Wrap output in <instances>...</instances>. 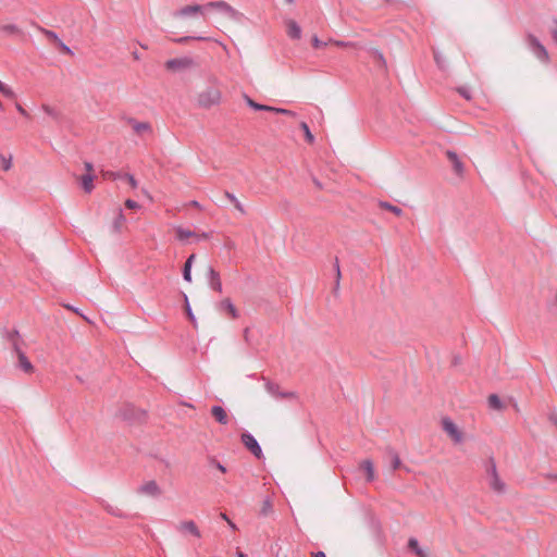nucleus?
<instances>
[{
	"mask_svg": "<svg viewBox=\"0 0 557 557\" xmlns=\"http://www.w3.org/2000/svg\"><path fill=\"white\" fill-rule=\"evenodd\" d=\"M143 193H144V195H146L147 197H149V198H150V195L148 194V191L143 190Z\"/></svg>",
	"mask_w": 557,
	"mask_h": 557,
	"instance_id": "63",
	"label": "nucleus"
},
{
	"mask_svg": "<svg viewBox=\"0 0 557 557\" xmlns=\"http://www.w3.org/2000/svg\"><path fill=\"white\" fill-rule=\"evenodd\" d=\"M234 208L242 214H245L246 213V210L244 208V206L242 205V202L239 200L235 201L233 203Z\"/></svg>",
	"mask_w": 557,
	"mask_h": 557,
	"instance_id": "45",
	"label": "nucleus"
},
{
	"mask_svg": "<svg viewBox=\"0 0 557 557\" xmlns=\"http://www.w3.org/2000/svg\"><path fill=\"white\" fill-rule=\"evenodd\" d=\"M220 309L225 311L232 319L238 318V311L228 298H225L220 302Z\"/></svg>",
	"mask_w": 557,
	"mask_h": 557,
	"instance_id": "18",
	"label": "nucleus"
},
{
	"mask_svg": "<svg viewBox=\"0 0 557 557\" xmlns=\"http://www.w3.org/2000/svg\"><path fill=\"white\" fill-rule=\"evenodd\" d=\"M134 129L137 132V133H143V132H147L150 129V126L148 123H137L135 126H134Z\"/></svg>",
	"mask_w": 557,
	"mask_h": 557,
	"instance_id": "35",
	"label": "nucleus"
},
{
	"mask_svg": "<svg viewBox=\"0 0 557 557\" xmlns=\"http://www.w3.org/2000/svg\"><path fill=\"white\" fill-rule=\"evenodd\" d=\"M85 169H86L87 173L82 175V176H79L78 177V182L81 183V186L84 189V191L89 194L94 189V178H95V176L92 174V171H94L92 164L89 163V162H85Z\"/></svg>",
	"mask_w": 557,
	"mask_h": 557,
	"instance_id": "9",
	"label": "nucleus"
},
{
	"mask_svg": "<svg viewBox=\"0 0 557 557\" xmlns=\"http://www.w3.org/2000/svg\"><path fill=\"white\" fill-rule=\"evenodd\" d=\"M102 508L111 516L117 517V518H125L126 515L116 506H113L106 500L100 502Z\"/></svg>",
	"mask_w": 557,
	"mask_h": 557,
	"instance_id": "20",
	"label": "nucleus"
},
{
	"mask_svg": "<svg viewBox=\"0 0 557 557\" xmlns=\"http://www.w3.org/2000/svg\"><path fill=\"white\" fill-rule=\"evenodd\" d=\"M45 35H46L49 39L53 40V41L55 42V45L61 40V39H60V38H59V37H58L53 32H51V30H45Z\"/></svg>",
	"mask_w": 557,
	"mask_h": 557,
	"instance_id": "44",
	"label": "nucleus"
},
{
	"mask_svg": "<svg viewBox=\"0 0 557 557\" xmlns=\"http://www.w3.org/2000/svg\"><path fill=\"white\" fill-rule=\"evenodd\" d=\"M237 557H246V555L243 552H237Z\"/></svg>",
	"mask_w": 557,
	"mask_h": 557,
	"instance_id": "62",
	"label": "nucleus"
},
{
	"mask_svg": "<svg viewBox=\"0 0 557 557\" xmlns=\"http://www.w3.org/2000/svg\"><path fill=\"white\" fill-rule=\"evenodd\" d=\"M0 30L7 36H20L23 34L17 25L11 23L0 25Z\"/></svg>",
	"mask_w": 557,
	"mask_h": 557,
	"instance_id": "19",
	"label": "nucleus"
},
{
	"mask_svg": "<svg viewBox=\"0 0 557 557\" xmlns=\"http://www.w3.org/2000/svg\"><path fill=\"white\" fill-rule=\"evenodd\" d=\"M13 339H12V345L17 347L18 345H21V343L18 342V338H17V334H13Z\"/></svg>",
	"mask_w": 557,
	"mask_h": 557,
	"instance_id": "49",
	"label": "nucleus"
},
{
	"mask_svg": "<svg viewBox=\"0 0 557 557\" xmlns=\"http://www.w3.org/2000/svg\"><path fill=\"white\" fill-rule=\"evenodd\" d=\"M265 388L267 391L274 397L276 398H288V397H294L295 394L293 392H285V393H281L278 391V385L273 383V382H268L265 384Z\"/></svg>",
	"mask_w": 557,
	"mask_h": 557,
	"instance_id": "14",
	"label": "nucleus"
},
{
	"mask_svg": "<svg viewBox=\"0 0 557 557\" xmlns=\"http://www.w3.org/2000/svg\"><path fill=\"white\" fill-rule=\"evenodd\" d=\"M329 44H332V45H334L336 47H339V48H348V47H355L356 46L354 42H345V41L333 40V39H330Z\"/></svg>",
	"mask_w": 557,
	"mask_h": 557,
	"instance_id": "33",
	"label": "nucleus"
},
{
	"mask_svg": "<svg viewBox=\"0 0 557 557\" xmlns=\"http://www.w3.org/2000/svg\"><path fill=\"white\" fill-rule=\"evenodd\" d=\"M211 414L215 419V421L219 422L220 424L225 425L230 421L227 412L221 406H213L211 408Z\"/></svg>",
	"mask_w": 557,
	"mask_h": 557,
	"instance_id": "12",
	"label": "nucleus"
},
{
	"mask_svg": "<svg viewBox=\"0 0 557 557\" xmlns=\"http://www.w3.org/2000/svg\"><path fill=\"white\" fill-rule=\"evenodd\" d=\"M443 431L450 437L455 444H460L463 441V433L457 424L448 417L441 421Z\"/></svg>",
	"mask_w": 557,
	"mask_h": 557,
	"instance_id": "5",
	"label": "nucleus"
},
{
	"mask_svg": "<svg viewBox=\"0 0 557 557\" xmlns=\"http://www.w3.org/2000/svg\"><path fill=\"white\" fill-rule=\"evenodd\" d=\"M186 312H187L188 318L190 319V321H194V317H193V313L190 311V307H189L187 301H186Z\"/></svg>",
	"mask_w": 557,
	"mask_h": 557,
	"instance_id": "50",
	"label": "nucleus"
},
{
	"mask_svg": "<svg viewBox=\"0 0 557 557\" xmlns=\"http://www.w3.org/2000/svg\"><path fill=\"white\" fill-rule=\"evenodd\" d=\"M196 256L193 253L188 257V259L186 260L185 264H189V267L191 268L193 265V262L195 260Z\"/></svg>",
	"mask_w": 557,
	"mask_h": 557,
	"instance_id": "48",
	"label": "nucleus"
},
{
	"mask_svg": "<svg viewBox=\"0 0 557 557\" xmlns=\"http://www.w3.org/2000/svg\"><path fill=\"white\" fill-rule=\"evenodd\" d=\"M225 197L232 202L234 203L235 201H237L238 199L231 193L226 191L225 193Z\"/></svg>",
	"mask_w": 557,
	"mask_h": 557,
	"instance_id": "47",
	"label": "nucleus"
},
{
	"mask_svg": "<svg viewBox=\"0 0 557 557\" xmlns=\"http://www.w3.org/2000/svg\"><path fill=\"white\" fill-rule=\"evenodd\" d=\"M176 530L181 533H189L195 537H201V532L193 520L182 521L176 525Z\"/></svg>",
	"mask_w": 557,
	"mask_h": 557,
	"instance_id": "11",
	"label": "nucleus"
},
{
	"mask_svg": "<svg viewBox=\"0 0 557 557\" xmlns=\"http://www.w3.org/2000/svg\"><path fill=\"white\" fill-rule=\"evenodd\" d=\"M0 92L8 98H14V96H15L13 89L1 81H0Z\"/></svg>",
	"mask_w": 557,
	"mask_h": 557,
	"instance_id": "30",
	"label": "nucleus"
},
{
	"mask_svg": "<svg viewBox=\"0 0 557 557\" xmlns=\"http://www.w3.org/2000/svg\"><path fill=\"white\" fill-rule=\"evenodd\" d=\"M227 524L230 525V528H231L232 530H237L236 524H235L232 520H230V521L227 522Z\"/></svg>",
	"mask_w": 557,
	"mask_h": 557,
	"instance_id": "57",
	"label": "nucleus"
},
{
	"mask_svg": "<svg viewBox=\"0 0 557 557\" xmlns=\"http://www.w3.org/2000/svg\"><path fill=\"white\" fill-rule=\"evenodd\" d=\"M210 12H214L224 16L226 18H235L237 16V11L227 2L220 1H210L205 4H186L173 13L175 18L181 21H187L195 18L197 15H202L203 18H207V14Z\"/></svg>",
	"mask_w": 557,
	"mask_h": 557,
	"instance_id": "1",
	"label": "nucleus"
},
{
	"mask_svg": "<svg viewBox=\"0 0 557 557\" xmlns=\"http://www.w3.org/2000/svg\"><path fill=\"white\" fill-rule=\"evenodd\" d=\"M125 206H126L128 209H137V208H139V205H138L136 201L131 200V199H127V200L125 201Z\"/></svg>",
	"mask_w": 557,
	"mask_h": 557,
	"instance_id": "46",
	"label": "nucleus"
},
{
	"mask_svg": "<svg viewBox=\"0 0 557 557\" xmlns=\"http://www.w3.org/2000/svg\"><path fill=\"white\" fill-rule=\"evenodd\" d=\"M195 66V62L189 57L174 58L165 61L164 67L171 73H181Z\"/></svg>",
	"mask_w": 557,
	"mask_h": 557,
	"instance_id": "4",
	"label": "nucleus"
},
{
	"mask_svg": "<svg viewBox=\"0 0 557 557\" xmlns=\"http://www.w3.org/2000/svg\"><path fill=\"white\" fill-rule=\"evenodd\" d=\"M209 273L211 275V286L213 289L221 292L222 285L219 277L218 272H215L212 268H209Z\"/></svg>",
	"mask_w": 557,
	"mask_h": 557,
	"instance_id": "23",
	"label": "nucleus"
},
{
	"mask_svg": "<svg viewBox=\"0 0 557 557\" xmlns=\"http://www.w3.org/2000/svg\"><path fill=\"white\" fill-rule=\"evenodd\" d=\"M137 494L152 498H158L162 495V488L157 483V481L150 480L138 486Z\"/></svg>",
	"mask_w": 557,
	"mask_h": 557,
	"instance_id": "6",
	"label": "nucleus"
},
{
	"mask_svg": "<svg viewBox=\"0 0 557 557\" xmlns=\"http://www.w3.org/2000/svg\"><path fill=\"white\" fill-rule=\"evenodd\" d=\"M326 45H327V42L321 41L317 36L312 37V46L314 48H322V47H324Z\"/></svg>",
	"mask_w": 557,
	"mask_h": 557,
	"instance_id": "42",
	"label": "nucleus"
},
{
	"mask_svg": "<svg viewBox=\"0 0 557 557\" xmlns=\"http://www.w3.org/2000/svg\"><path fill=\"white\" fill-rule=\"evenodd\" d=\"M462 362L460 354H450V367H458Z\"/></svg>",
	"mask_w": 557,
	"mask_h": 557,
	"instance_id": "32",
	"label": "nucleus"
},
{
	"mask_svg": "<svg viewBox=\"0 0 557 557\" xmlns=\"http://www.w3.org/2000/svg\"><path fill=\"white\" fill-rule=\"evenodd\" d=\"M221 46L223 47V49H224L225 51H227V48H226V46H225V45H222V44H221Z\"/></svg>",
	"mask_w": 557,
	"mask_h": 557,
	"instance_id": "64",
	"label": "nucleus"
},
{
	"mask_svg": "<svg viewBox=\"0 0 557 557\" xmlns=\"http://www.w3.org/2000/svg\"><path fill=\"white\" fill-rule=\"evenodd\" d=\"M485 473H486V479L488 481L490 487L493 491L497 492V493H504L505 488H506V485L500 480V478H499V475L497 473L496 463H495L493 458H490L486 461V463H485Z\"/></svg>",
	"mask_w": 557,
	"mask_h": 557,
	"instance_id": "3",
	"label": "nucleus"
},
{
	"mask_svg": "<svg viewBox=\"0 0 557 557\" xmlns=\"http://www.w3.org/2000/svg\"><path fill=\"white\" fill-rule=\"evenodd\" d=\"M275 113L282 114V115H287V116H290V117H295L296 116L295 112H293L290 110H287V109H282V108H275Z\"/></svg>",
	"mask_w": 557,
	"mask_h": 557,
	"instance_id": "37",
	"label": "nucleus"
},
{
	"mask_svg": "<svg viewBox=\"0 0 557 557\" xmlns=\"http://www.w3.org/2000/svg\"><path fill=\"white\" fill-rule=\"evenodd\" d=\"M286 32L293 39H299L301 36V28L294 20L286 21Z\"/></svg>",
	"mask_w": 557,
	"mask_h": 557,
	"instance_id": "16",
	"label": "nucleus"
},
{
	"mask_svg": "<svg viewBox=\"0 0 557 557\" xmlns=\"http://www.w3.org/2000/svg\"><path fill=\"white\" fill-rule=\"evenodd\" d=\"M553 37L557 41V25L555 26V28L553 30Z\"/></svg>",
	"mask_w": 557,
	"mask_h": 557,
	"instance_id": "58",
	"label": "nucleus"
},
{
	"mask_svg": "<svg viewBox=\"0 0 557 557\" xmlns=\"http://www.w3.org/2000/svg\"><path fill=\"white\" fill-rule=\"evenodd\" d=\"M361 469L364 470L367 474V481L372 482L374 480V467L373 462L370 459H366L360 465Z\"/></svg>",
	"mask_w": 557,
	"mask_h": 557,
	"instance_id": "22",
	"label": "nucleus"
},
{
	"mask_svg": "<svg viewBox=\"0 0 557 557\" xmlns=\"http://www.w3.org/2000/svg\"><path fill=\"white\" fill-rule=\"evenodd\" d=\"M16 351H17V367L25 373H33L34 366L32 364L30 360L21 350H16Z\"/></svg>",
	"mask_w": 557,
	"mask_h": 557,
	"instance_id": "13",
	"label": "nucleus"
},
{
	"mask_svg": "<svg viewBox=\"0 0 557 557\" xmlns=\"http://www.w3.org/2000/svg\"><path fill=\"white\" fill-rule=\"evenodd\" d=\"M57 46L60 48V50L63 52V53H66V54H71L72 51L71 49L62 41L60 40Z\"/></svg>",
	"mask_w": 557,
	"mask_h": 557,
	"instance_id": "43",
	"label": "nucleus"
},
{
	"mask_svg": "<svg viewBox=\"0 0 557 557\" xmlns=\"http://www.w3.org/2000/svg\"><path fill=\"white\" fill-rule=\"evenodd\" d=\"M121 417L129 422H140L146 417V411L127 404L121 409Z\"/></svg>",
	"mask_w": 557,
	"mask_h": 557,
	"instance_id": "7",
	"label": "nucleus"
},
{
	"mask_svg": "<svg viewBox=\"0 0 557 557\" xmlns=\"http://www.w3.org/2000/svg\"><path fill=\"white\" fill-rule=\"evenodd\" d=\"M190 271H191V268L189 267V264H185L184 271H183V276H184V280L187 282H191Z\"/></svg>",
	"mask_w": 557,
	"mask_h": 557,
	"instance_id": "40",
	"label": "nucleus"
},
{
	"mask_svg": "<svg viewBox=\"0 0 557 557\" xmlns=\"http://www.w3.org/2000/svg\"><path fill=\"white\" fill-rule=\"evenodd\" d=\"M408 547L419 557H428V552L422 549L419 545V542L416 537H410L408 541Z\"/></svg>",
	"mask_w": 557,
	"mask_h": 557,
	"instance_id": "21",
	"label": "nucleus"
},
{
	"mask_svg": "<svg viewBox=\"0 0 557 557\" xmlns=\"http://www.w3.org/2000/svg\"><path fill=\"white\" fill-rule=\"evenodd\" d=\"M174 232H175V235H176V238L180 240V242H183L185 243L187 239L189 238H195V239H206L208 238V235L207 234H196L195 232L188 230V228H184L182 226H176L174 228Z\"/></svg>",
	"mask_w": 557,
	"mask_h": 557,
	"instance_id": "10",
	"label": "nucleus"
},
{
	"mask_svg": "<svg viewBox=\"0 0 557 557\" xmlns=\"http://www.w3.org/2000/svg\"><path fill=\"white\" fill-rule=\"evenodd\" d=\"M16 109H17V111H18L21 114H23V115H25V114H26V111L23 109V107H22L21 104H17V106H16Z\"/></svg>",
	"mask_w": 557,
	"mask_h": 557,
	"instance_id": "55",
	"label": "nucleus"
},
{
	"mask_svg": "<svg viewBox=\"0 0 557 557\" xmlns=\"http://www.w3.org/2000/svg\"><path fill=\"white\" fill-rule=\"evenodd\" d=\"M125 223H126V219H125L122 210H119V212L116 213V216L114 218L112 225H111L112 233H115V234L121 233L123 231V228L125 227Z\"/></svg>",
	"mask_w": 557,
	"mask_h": 557,
	"instance_id": "15",
	"label": "nucleus"
},
{
	"mask_svg": "<svg viewBox=\"0 0 557 557\" xmlns=\"http://www.w3.org/2000/svg\"><path fill=\"white\" fill-rule=\"evenodd\" d=\"M222 100V92L215 87H207L197 96V103L200 108L210 109L218 106Z\"/></svg>",
	"mask_w": 557,
	"mask_h": 557,
	"instance_id": "2",
	"label": "nucleus"
},
{
	"mask_svg": "<svg viewBox=\"0 0 557 557\" xmlns=\"http://www.w3.org/2000/svg\"><path fill=\"white\" fill-rule=\"evenodd\" d=\"M207 38L205 37H191V36H185V37H181V38H177L175 39V42L177 44H186L188 42L189 40H206Z\"/></svg>",
	"mask_w": 557,
	"mask_h": 557,
	"instance_id": "34",
	"label": "nucleus"
},
{
	"mask_svg": "<svg viewBox=\"0 0 557 557\" xmlns=\"http://www.w3.org/2000/svg\"><path fill=\"white\" fill-rule=\"evenodd\" d=\"M220 517H221V519L225 520L226 522H228V521L231 520V519L227 517V515H226V513H224V512H221V513H220Z\"/></svg>",
	"mask_w": 557,
	"mask_h": 557,
	"instance_id": "56",
	"label": "nucleus"
},
{
	"mask_svg": "<svg viewBox=\"0 0 557 557\" xmlns=\"http://www.w3.org/2000/svg\"><path fill=\"white\" fill-rule=\"evenodd\" d=\"M446 157L447 159L451 162L453 164V168H454V171L458 174V175H461L462 172H463V164L462 162L459 160L458 156L456 152L454 151H450L448 150L446 152Z\"/></svg>",
	"mask_w": 557,
	"mask_h": 557,
	"instance_id": "17",
	"label": "nucleus"
},
{
	"mask_svg": "<svg viewBox=\"0 0 557 557\" xmlns=\"http://www.w3.org/2000/svg\"><path fill=\"white\" fill-rule=\"evenodd\" d=\"M488 406L493 409L500 410L503 408V403L496 394H492L488 396Z\"/></svg>",
	"mask_w": 557,
	"mask_h": 557,
	"instance_id": "26",
	"label": "nucleus"
},
{
	"mask_svg": "<svg viewBox=\"0 0 557 557\" xmlns=\"http://www.w3.org/2000/svg\"><path fill=\"white\" fill-rule=\"evenodd\" d=\"M133 57H134L135 60H139L140 59V55L137 52H134Z\"/></svg>",
	"mask_w": 557,
	"mask_h": 557,
	"instance_id": "61",
	"label": "nucleus"
},
{
	"mask_svg": "<svg viewBox=\"0 0 557 557\" xmlns=\"http://www.w3.org/2000/svg\"><path fill=\"white\" fill-rule=\"evenodd\" d=\"M311 557H326L323 552L312 553Z\"/></svg>",
	"mask_w": 557,
	"mask_h": 557,
	"instance_id": "53",
	"label": "nucleus"
},
{
	"mask_svg": "<svg viewBox=\"0 0 557 557\" xmlns=\"http://www.w3.org/2000/svg\"><path fill=\"white\" fill-rule=\"evenodd\" d=\"M273 512V505H272V502L269 497H267L263 503H262V507H261V510H260V515L261 516H269L270 513Z\"/></svg>",
	"mask_w": 557,
	"mask_h": 557,
	"instance_id": "28",
	"label": "nucleus"
},
{
	"mask_svg": "<svg viewBox=\"0 0 557 557\" xmlns=\"http://www.w3.org/2000/svg\"><path fill=\"white\" fill-rule=\"evenodd\" d=\"M210 463L212 466H214L218 470H220L222 473L226 472V468L221 462H219L216 459H214V458L210 459Z\"/></svg>",
	"mask_w": 557,
	"mask_h": 557,
	"instance_id": "41",
	"label": "nucleus"
},
{
	"mask_svg": "<svg viewBox=\"0 0 557 557\" xmlns=\"http://www.w3.org/2000/svg\"><path fill=\"white\" fill-rule=\"evenodd\" d=\"M247 104L252 108L253 110H261L263 107L262 104L257 103L249 97H245Z\"/></svg>",
	"mask_w": 557,
	"mask_h": 557,
	"instance_id": "39",
	"label": "nucleus"
},
{
	"mask_svg": "<svg viewBox=\"0 0 557 557\" xmlns=\"http://www.w3.org/2000/svg\"><path fill=\"white\" fill-rule=\"evenodd\" d=\"M380 207L384 210L391 211L397 216H400L403 214V210L399 207L393 206L389 202H380Z\"/></svg>",
	"mask_w": 557,
	"mask_h": 557,
	"instance_id": "27",
	"label": "nucleus"
},
{
	"mask_svg": "<svg viewBox=\"0 0 557 557\" xmlns=\"http://www.w3.org/2000/svg\"><path fill=\"white\" fill-rule=\"evenodd\" d=\"M12 156H3V154H0V166L3 171H9L11 168H12Z\"/></svg>",
	"mask_w": 557,
	"mask_h": 557,
	"instance_id": "29",
	"label": "nucleus"
},
{
	"mask_svg": "<svg viewBox=\"0 0 557 557\" xmlns=\"http://www.w3.org/2000/svg\"><path fill=\"white\" fill-rule=\"evenodd\" d=\"M190 206L198 208V209L200 208V205L196 200L191 201Z\"/></svg>",
	"mask_w": 557,
	"mask_h": 557,
	"instance_id": "59",
	"label": "nucleus"
},
{
	"mask_svg": "<svg viewBox=\"0 0 557 557\" xmlns=\"http://www.w3.org/2000/svg\"><path fill=\"white\" fill-rule=\"evenodd\" d=\"M387 451H388V455L391 456L392 469L393 470L399 469L401 467V460H400L398 454L393 448H389Z\"/></svg>",
	"mask_w": 557,
	"mask_h": 557,
	"instance_id": "24",
	"label": "nucleus"
},
{
	"mask_svg": "<svg viewBox=\"0 0 557 557\" xmlns=\"http://www.w3.org/2000/svg\"><path fill=\"white\" fill-rule=\"evenodd\" d=\"M459 92L466 98L470 99V94L466 89H459Z\"/></svg>",
	"mask_w": 557,
	"mask_h": 557,
	"instance_id": "52",
	"label": "nucleus"
},
{
	"mask_svg": "<svg viewBox=\"0 0 557 557\" xmlns=\"http://www.w3.org/2000/svg\"><path fill=\"white\" fill-rule=\"evenodd\" d=\"M225 246L228 248V249H233L235 247V243L232 242V240H227Z\"/></svg>",
	"mask_w": 557,
	"mask_h": 557,
	"instance_id": "54",
	"label": "nucleus"
},
{
	"mask_svg": "<svg viewBox=\"0 0 557 557\" xmlns=\"http://www.w3.org/2000/svg\"><path fill=\"white\" fill-rule=\"evenodd\" d=\"M242 443L258 459L262 457V449L257 440L250 433L242 434Z\"/></svg>",
	"mask_w": 557,
	"mask_h": 557,
	"instance_id": "8",
	"label": "nucleus"
},
{
	"mask_svg": "<svg viewBox=\"0 0 557 557\" xmlns=\"http://www.w3.org/2000/svg\"><path fill=\"white\" fill-rule=\"evenodd\" d=\"M104 177L109 178V180H112V181H115L117 178H124V174L117 173V172H107L104 174Z\"/></svg>",
	"mask_w": 557,
	"mask_h": 557,
	"instance_id": "36",
	"label": "nucleus"
},
{
	"mask_svg": "<svg viewBox=\"0 0 557 557\" xmlns=\"http://www.w3.org/2000/svg\"><path fill=\"white\" fill-rule=\"evenodd\" d=\"M534 52L536 57L542 61L548 60V53L546 49L539 42H534Z\"/></svg>",
	"mask_w": 557,
	"mask_h": 557,
	"instance_id": "25",
	"label": "nucleus"
},
{
	"mask_svg": "<svg viewBox=\"0 0 557 557\" xmlns=\"http://www.w3.org/2000/svg\"><path fill=\"white\" fill-rule=\"evenodd\" d=\"M550 420L554 422V424L557 426V417L555 416H552L550 417Z\"/></svg>",
	"mask_w": 557,
	"mask_h": 557,
	"instance_id": "60",
	"label": "nucleus"
},
{
	"mask_svg": "<svg viewBox=\"0 0 557 557\" xmlns=\"http://www.w3.org/2000/svg\"><path fill=\"white\" fill-rule=\"evenodd\" d=\"M262 109L263 111H269V112H275V108L274 107H270V106H265V104H262Z\"/></svg>",
	"mask_w": 557,
	"mask_h": 557,
	"instance_id": "51",
	"label": "nucleus"
},
{
	"mask_svg": "<svg viewBox=\"0 0 557 557\" xmlns=\"http://www.w3.org/2000/svg\"><path fill=\"white\" fill-rule=\"evenodd\" d=\"M300 127H301V129L304 131V134H305V137H306L307 141H308L309 144H312V143L314 141V137H313V135L311 134V132H310L309 126L307 125V123H306V122H301V123H300Z\"/></svg>",
	"mask_w": 557,
	"mask_h": 557,
	"instance_id": "31",
	"label": "nucleus"
},
{
	"mask_svg": "<svg viewBox=\"0 0 557 557\" xmlns=\"http://www.w3.org/2000/svg\"><path fill=\"white\" fill-rule=\"evenodd\" d=\"M124 180H125V181H127V183L129 184V186H131L132 188H136V187H137V185H138V183H137V181L135 180V177H134L133 175H131V174H127V173H126V174H124Z\"/></svg>",
	"mask_w": 557,
	"mask_h": 557,
	"instance_id": "38",
	"label": "nucleus"
}]
</instances>
